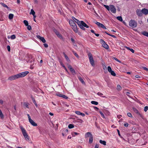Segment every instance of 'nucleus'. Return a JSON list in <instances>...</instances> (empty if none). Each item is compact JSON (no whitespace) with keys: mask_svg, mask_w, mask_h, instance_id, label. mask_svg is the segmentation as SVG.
<instances>
[{"mask_svg":"<svg viewBox=\"0 0 148 148\" xmlns=\"http://www.w3.org/2000/svg\"><path fill=\"white\" fill-rule=\"evenodd\" d=\"M72 18L73 20L77 23L80 28L83 30H85V29L84 27H86L87 28L89 27V26L87 25L83 21H79L77 19L75 18L74 17H72Z\"/></svg>","mask_w":148,"mask_h":148,"instance_id":"obj_1","label":"nucleus"},{"mask_svg":"<svg viewBox=\"0 0 148 148\" xmlns=\"http://www.w3.org/2000/svg\"><path fill=\"white\" fill-rule=\"evenodd\" d=\"M103 5V6L108 10H110L111 12L113 13H115L116 12V9L114 6L113 5H110L109 6L105 5Z\"/></svg>","mask_w":148,"mask_h":148,"instance_id":"obj_2","label":"nucleus"},{"mask_svg":"<svg viewBox=\"0 0 148 148\" xmlns=\"http://www.w3.org/2000/svg\"><path fill=\"white\" fill-rule=\"evenodd\" d=\"M21 129L25 140L27 141H29V137L26 132L25 130L22 127H21Z\"/></svg>","mask_w":148,"mask_h":148,"instance_id":"obj_3","label":"nucleus"},{"mask_svg":"<svg viewBox=\"0 0 148 148\" xmlns=\"http://www.w3.org/2000/svg\"><path fill=\"white\" fill-rule=\"evenodd\" d=\"M129 25L130 27L134 28L137 26V23L135 20H131L129 22Z\"/></svg>","mask_w":148,"mask_h":148,"instance_id":"obj_4","label":"nucleus"},{"mask_svg":"<svg viewBox=\"0 0 148 148\" xmlns=\"http://www.w3.org/2000/svg\"><path fill=\"white\" fill-rule=\"evenodd\" d=\"M88 56L91 64L92 66H95V64L92 54L90 53H88Z\"/></svg>","mask_w":148,"mask_h":148,"instance_id":"obj_5","label":"nucleus"},{"mask_svg":"<svg viewBox=\"0 0 148 148\" xmlns=\"http://www.w3.org/2000/svg\"><path fill=\"white\" fill-rule=\"evenodd\" d=\"M29 73V72L26 71L17 74V76L18 77V78L24 77L26 76Z\"/></svg>","mask_w":148,"mask_h":148,"instance_id":"obj_6","label":"nucleus"},{"mask_svg":"<svg viewBox=\"0 0 148 148\" xmlns=\"http://www.w3.org/2000/svg\"><path fill=\"white\" fill-rule=\"evenodd\" d=\"M100 42H101L103 47L106 49H108L109 47L108 45L103 40L101 39Z\"/></svg>","mask_w":148,"mask_h":148,"instance_id":"obj_7","label":"nucleus"},{"mask_svg":"<svg viewBox=\"0 0 148 148\" xmlns=\"http://www.w3.org/2000/svg\"><path fill=\"white\" fill-rule=\"evenodd\" d=\"M18 78V77L17 76V74L14 75H12L10 77L8 78V80H15Z\"/></svg>","mask_w":148,"mask_h":148,"instance_id":"obj_8","label":"nucleus"},{"mask_svg":"<svg viewBox=\"0 0 148 148\" xmlns=\"http://www.w3.org/2000/svg\"><path fill=\"white\" fill-rule=\"evenodd\" d=\"M137 15L138 16H142V10L138 9L136 11Z\"/></svg>","mask_w":148,"mask_h":148,"instance_id":"obj_9","label":"nucleus"},{"mask_svg":"<svg viewBox=\"0 0 148 148\" xmlns=\"http://www.w3.org/2000/svg\"><path fill=\"white\" fill-rule=\"evenodd\" d=\"M36 36L37 38L41 40L42 42L45 43L46 42V40L44 37H42L39 35H37Z\"/></svg>","mask_w":148,"mask_h":148,"instance_id":"obj_10","label":"nucleus"},{"mask_svg":"<svg viewBox=\"0 0 148 148\" xmlns=\"http://www.w3.org/2000/svg\"><path fill=\"white\" fill-rule=\"evenodd\" d=\"M132 109H133V110L134 111L135 113H136L140 117H142V115L139 112H138V110L136 108H133Z\"/></svg>","mask_w":148,"mask_h":148,"instance_id":"obj_11","label":"nucleus"},{"mask_svg":"<svg viewBox=\"0 0 148 148\" xmlns=\"http://www.w3.org/2000/svg\"><path fill=\"white\" fill-rule=\"evenodd\" d=\"M56 95L59 97H62L65 99L68 98V97L65 95H62L60 93H58L56 94Z\"/></svg>","mask_w":148,"mask_h":148,"instance_id":"obj_12","label":"nucleus"},{"mask_svg":"<svg viewBox=\"0 0 148 148\" xmlns=\"http://www.w3.org/2000/svg\"><path fill=\"white\" fill-rule=\"evenodd\" d=\"M142 13L146 15L148 14V10L146 8H143L142 10Z\"/></svg>","mask_w":148,"mask_h":148,"instance_id":"obj_13","label":"nucleus"},{"mask_svg":"<svg viewBox=\"0 0 148 148\" xmlns=\"http://www.w3.org/2000/svg\"><path fill=\"white\" fill-rule=\"evenodd\" d=\"M72 28L73 30L75 32L77 33V26L76 24H74V25L72 26Z\"/></svg>","mask_w":148,"mask_h":148,"instance_id":"obj_14","label":"nucleus"},{"mask_svg":"<svg viewBox=\"0 0 148 148\" xmlns=\"http://www.w3.org/2000/svg\"><path fill=\"white\" fill-rule=\"evenodd\" d=\"M29 122L30 123L34 126H36L37 125V124L36 123L32 120L31 119V120L29 121Z\"/></svg>","mask_w":148,"mask_h":148,"instance_id":"obj_15","label":"nucleus"},{"mask_svg":"<svg viewBox=\"0 0 148 148\" xmlns=\"http://www.w3.org/2000/svg\"><path fill=\"white\" fill-rule=\"evenodd\" d=\"M91 135H92L91 133L90 132H88L86 133L85 134V137L86 138H87L88 137H90L91 136Z\"/></svg>","mask_w":148,"mask_h":148,"instance_id":"obj_16","label":"nucleus"},{"mask_svg":"<svg viewBox=\"0 0 148 148\" xmlns=\"http://www.w3.org/2000/svg\"><path fill=\"white\" fill-rule=\"evenodd\" d=\"M95 23L97 24L99 27H100L102 28V27H103V24L97 21L95 22Z\"/></svg>","mask_w":148,"mask_h":148,"instance_id":"obj_17","label":"nucleus"},{"mask_svg":"<svg viewBox=\"0 0 148 148\" xmlns=\"http://www.w3.org/2000/svg\"><path fill=\"white\" fill-rule=\"evenodd\" d=\"M78 77L79 80L82 83V84H85L84 82V81L82 78L81 77L78 76Z\"/></svg>","mask_w":148,"mask_h":148,"instance_id":"obj_18","label":"nucleus"},{"mask_svg":"<svg viewBox=\"0 0 148 148\" xmlns=\"http://www.w3.org/2000/svg\"><path fill=\"white\" fill-rule=\"evenodd\" d=\"M93 140V137L92 135H91L90 137H89V143H92Z\"/></svg>","mask_w":148,"mask_h":148,"instance_id":"obj_19","label":"nucleus"},{"mask_svg":"<svg viewBox=\"0 0 148 148\" xmlns=\"http://www.w3.org/2000/svg\"><path fill=\"white\" fill-rule=\"evenodd\" d=\"M69 23L70 25H71L72 26L74 25V24H76L74 21L72 20H70L69 21Z\"/></svg>","mask_w":148,"mask_h":148,"instance_id":"obj_20","label":"nucleus"},{"mask_svg":"<svg viewBox=\"0 0 148 148\" xmlns=\"http://www.w3.org/2000/svg\"><path fill=\"white\" fill-rule=\"evenodd\" d=\"M125 48H126L127 49L130 50L132 53H134V51L133 49H131L129 47H125Z\"/></svg>","mask_w":148,"mask_h":148,"instance_id":"obj_21","label":"nucleus"},{"mask_svg":"<svg viewBox=\"0 0 148 148\" xmlns=\"http://www.w3.org/2000/svg\"><path fill=\"white\" fill-rule=\"evenodd\" d=\"M99 142L100 143L103 144L104 145H106V142L105 141H103L102 140H99Z\"/></svg>","mask_w":148,"mask_h":148,"instance_id":"obj_22","label":"nucleus"},{"mask_svg":"<svg viewBox=\"0 0 148 148\" xmlns=\"http://www.w3.org/2000/svg\"><path fill=\"white\" fill-rule=\"evenodd\" d=\"M70 70L73 75H75V71L73 68H71Z\"/></svg>","mask_w":148,"mask_h":148,"instance_id":"obj_23","label":"nucleus"},{"mask_svg":"<svg viewBox=\"0 0 148 148\" xmlns=\"http://www.w3.org/2000/svg\"><path fill=\"white\" fill-rule=\"evenodd\" d=\"M13 17H14V15L13 14H10L9 15L8 17H9V18L10 19V20L12 19L13 18Z\"/></svg>","mask_w":148,"mask_h":148,"instance_id":"obj_24","label":"nucleus"},{"mask_svg":"<svg viewBox=\"0 0 148 148\" xmlns=\"http://www.w3.org/2000/svg\"><path fill=\"white\" fill-rule=\"evenodd\" d=\"M32 99L33 102L34 103V104L37 107V104L36 103V101L35 99H34V98L33 97H32Z\"/></svg>","mask_w":148,"mask_h":148,"instance_id":"obj_25","label":"nucleus"},{"mask_svg":"<svg viewBox=\"0 0 148 148\" xmlns=\"http://www.w3.org/2000/svg\"><path fill=\"white\" fill-rule=\"evenodd\" d=\"M142 34L148 37V32L145 31L143 32H142Z\"/></svg>","mask_w":148,"mask_h":148,"instance_id":"obj_26","label":"nucleus"},{"mask_svg":"<svg viewBox=\"0 0 148 148\" xmlns=\"http://www.w3.org/2000/svg\"><path fill=\"white\" fill-rule=\"evenodd\" d=\"M29 105V103L27 102H24L23 103V105L28 108H29L28 106Z\"/></svg>","mask_w":148,"mask_h":148,"instance_id":"obj_27","label":"nucleus"},{"mask_svg":"<svg viewBox=\"0 0 148 148\" xmlns=\"http://www.w3.org/2000/svg\"><path fill=\"white\" fill-rule=\"evenodd\" d=\"M91 103L92 104L96 105H98V103L97 102L95 101H92Z\"/></svg>","mask_w":148,"mask_h":148,"instance_id":"obj_28","label":"nucleus"},{"mask_svg":"<svg viewBox=\"0 0 148 148\" xmlns=\"http://www.w3.org/2000/svg\"><path fill=\"white\" fill-rule=\"evenodd\" d=\"M74 127V125L73 124H69L68 125V127L69 129H71Z\"/></svg>","mask_w":148,"mask_h":148,"instance_id":"obj_29","label":"nucleus"},{"mask_svg":"<svg viewBox=\"0 0 148 148\" xmlns=\"http://www.w3.org/2000/svg\"><path fill=\"white\" fill-rule=\"evenodd\" d=\"M110 73L112 75L114 76H116V74L114 71H112Z\"/></svg>","mask_w":148,"mask_h":148,"instance_id":"obj_30","label":"nucleus"},{"mask_svg":"<svg viewBox=\"0 0 148 148\" xmlns=\"http://www.w3.org/2000/svg\"><path fill=\"white\" fill-rule=\"evenodd\" d=\"M117 19L119 21H123L122 18L121 16H119L117 17Z\"/></svg>","mask_w":148,"mask_h":148,"instance_id":"obj_31","label":"nucleus"},{"mask_svg":"<svg viewBox=\"0 0 148 148\" xmlns=\"http://www.w3.org/2000/svg\"><path fill=\"white\" fill-rule=\"evenodd\" d=\"M30 14H32L33 15L35 14V12L33 9H32L31 10V12L30 13Z\"/></svg>","mask_w":148,"mask_h":148,"instance_id":"obj_32","label":"nucleus"},{"mask_svg":"<svg viewBox=\"0 0 148 148\" xmlns=\"http://www.w3.org/2000/svg\"><path fill=\"white\" fill-rule=\"evenodd\" d=\"M57 36L59 38L61 39H63V38L62 35L60 34H58V35H57Z\"/></svg>","mask_w":148,"mask_h":148,"instance_id":"obj_33","label":"nucleus"},{"mask_svg":"<svg viewBox=\"0 0 148 148\" xmlns=\"http://www.w3.org/2000/svg\"><path fill=\"white\" fill-rule=\"evenodd\" d=\"M0 117L1 119H3V115L2 113V112L1 110L0 109Z\"/></svg>","mask_w":148,"mask_h":148,"instance_id":"obj_34","label":"nucleus"},{"mask_svg":"<svg viewBox=\"0 0 148 148\" xmlns=\"http://www.w3.org/2000/svg\"><path fill=\"white\" fill-rule=\"evenodd\" d=\"M16 38V36L15 35H12L10 36V38L12 40H13Z\"/></svg>","mask_w":148,"mask_h":148,"instance_id":"obj_35","label":"nucleus"},{"mask_svg":"<svg viewBox=\"0 0 148 148\" xmlns=\"http://www.w3.org/2000/svg\"><path fill=\"white\" fill-rule=\"evenodd\" d=\"M23 23L25 26H27L28 25V21L26 20H24L23 21Z\"/></svg>","mask_w":148,"mask_h":148,"instance_id":"obj_36","label":"nucleus"},{"mask_svg":"<svg viewBox=\"0 0 148 148\" xmlns=\"http://www.w3.org/2000/svg\"><path fill=\"white\" fill-rule=\"evenodd\" d=\"M1 5L3 7H5V8H8V6H7V5H6V4H4V3H1Z\"/></svg>","mask_w":148,"mask_h":148,"instance_id":"obj_37","label":"nucleus"},{"mask_svg":"<svg viewBox=\"0 0 148 148\" xmlns=\"http://www.w3.org/2000/svg\"><path fill=\"white\" fill-rule=\"evenodd\" d=\"M108 70L109 73H110L112 71L111 67L110 66L108 67Z\"/></svg>","mask_w":148,"mask_h":148,"instance_id":"obj_38","label":"nucleus"},{"mask_svg":"<svg viewBox=\"0 0 148 148\" xmlns=\"http://www.w3.org/2000/svg\"><path fill=\"white\" fill-rule=\"evenodd\" d=\"M97 94L98 95H99V96H100L101 97H105V96H102V95H103V94L102 93H101V92H98L97 93Z\"/></svg>","mask_w":148,"mask_h":148,"instance_id":"obj_39","label":"nucleus"},{"mask_svg":"<svg viewBox=\"0 0 148 148\" xmlns=\"http://www.w3.org/2000/svg\"><path fill=\"white\" fill-rule=\"evenodd\" d=\"M73 53H74V54L76 56V57H77V58H79V56L78 55V54L76 53H75V52L74 51H73Z\"/></svg>","mask_w":148,"mask_h":148,"instance_id":"obj_40","label":"nucleus"},{"mask_svg":"<svg viewBox=\"0 0 148 148\" xmlns=\"http://www.w3.org/2000/svg\"><path fill=\"white\" fill-rule=\"evenodd\" d=\"M113 59L119 63L121 62L119 60H118V59H117L115 57H113Z\"/></svg>","mask_w":148,"mask_h":148,"instance_id":"obj_41","label":"nucleus"},{"mask_svg":"<svg viewBox=\"0 0 148 148\" xmlns=\"http://www.w3.org/2000/svg\"><path fill=\"white\" fill-rule=\"evenodd\" d=\"M121 88L120 85H117V89L119 90H121Z\"/></svg>","mask_w":148,"mask_h":148,"instance_id":"obj_42","label":"nucleus"},{"mask_svg":"<svg viewBox=\"0 0 148 148\" xmlns=\"http://www.w3.org/2000/svg\"><path fill=\"white\" fill-rule=\"evenodd\" d=\"M147 110H148V106H146L144 108V110L145 112H146Z\"/></svg>","mask_w":148,"mask_h":148,"instance_id":"obj_43","label":"nucleus"},{"mask_svg":"<svg viewBox=\"0 0 148 148\" xmlns=\"http://www.w3.org/2000/svg\"><path fill=\"white\" fill-rule=\"evenodd\" d=\"M64 57L67 61H70L68 57L66 55H65Z\"/></svg>","mask_w":148,"mask_h":148,"instance_id":"obj_44","label":"nucleus"},{"mask_svg":"<svg viewBox=\"0 0 148 148\" xmlns=\"http://www.w3.org/2000/svg\"><path fill=\"white\" fill-rule=\"evenodd\" d=\"M127 116L130 117H132V114L130 113H127Z\"/></svg>","mask_w":148,"mask_h":148,"instance_id":"obj_45","label":"nucleus"},{"mask_svg":"<svg viewBox=\"0 0 148 148\" xmlns=\"http://www.w3.org/2000/svg\"><path fill=\"white\" fill-rule=\"evenodd\" d=\"M75 112L76 114L78 115H80L81 113L80 112L78 111H76Z\"/></svg>","mask_w":148,"mask_h":148,"instance_id":"obj_46","label":"nucleus"},{"mask_svg":"<svg viewBox=\"0 0 148 148\" xmlns=\"http://www.w3.org/2000/svg\"><path fill=\"white\" fill-rule=\"evenodd\" d=\"M27 28L28 30H30L32 28H31V26L28 25H27Z\"/></svg>","mask_w":148,"mask_h":148,"instance_id":"obj_47","label":"nucleus"},{"mask_svg":"<svg viewBox=\"0 0 148 148\" xmlns=\"http://www.w3.org/2000/svg\"><path fill=\"white\" fill-rule=\"evenodd\" d=\"M99 113L100 114H101V116H102V117L103 118H104L105 116H104V114H103V113L101 111H99Z\"/></svg>","mask_w":148,"mask_h":148,"instance_id":"obj_48","label":"nucleus"},{"mask_svg":"<svg viewBox=\"0 0 148 148\" xmlns=\"http://www.w3.org/2000/svg\"><path fill=\"white\" fill-rule=\"evenodd\" d=\"M74 134L75 135H78L79 134L76 132H73L72 133V136H75L73 134Z\"/></svg>","mask_w":148,"mask_h":148,"instance_id":"obj_49","label":"nucleus"},{"mask_svg":"<svg viewBox=\"0 0 148 148\" xmlns=\"http://www.w3.org/2000/svg\"><path fill=\"white\" fill-rule=\"evenodd\" d=\"M7 49H8V51H10V46L8 45L7 46Z\"/></svg>","mask_w":148,"mask_h":148,"instance_id":"obj_50","label":"nucleus"},{"mask_svg":"<svg viewBox=\"0 0 148 148\" xmlns=\"http://www.w3.org/2000/svg\"><path fill=\"white\" fill-rule=\"evenodd\" d=\"M61 65L65 69L66 71L67 70L66 69V67H65V66L62 63H61Z\"/></svg>","mask_w":148,"mask_h":148,"instance_id":"obj_51","label":"nucleus"},{"mask_svg":"<svg viewBox=\"0 0 148 148\" xmlns=\"http://www.w3.org/2000/svg\"><path fill=\"white\" fill-rule=\"evenodd\" d=\"M43 45L44 47L46 48H47L48 47V45L46 43H44Z\"/></svg>","mask_w":148,"mask_h":148,"instance_id":"obj_52","label":"nucleus"},{"mask_svg":"<svg viewBox=\"0 0 148 148\" xmlns=\"http://www.w3.org/2000/svg\"><path fill=\"white\" fill-rule=\"evenodd\" d=\"M124 126L125 127H127L128 126V124L127 123H124Z\"/></svg>","mask_w":148,"mask_h":148,"instance_id":"obj_53","label":"nucleus"},{"mask_svg":"<svg viewBox=\"0 0 148 148\" xmlns=\"http://www.w3.org/2000/svg\"><path fill=\"white\" fill-rule=\"evenodd\" d=\"M109 35L111 36V37H113L114 38H116V37L114 35H111V34H109Z\"/></svg>","mask_w":148,"mask_h":148,"instance_id":"obj_54","label":"nucleus"},{"mask_svg":"<svg viewBox=\"0 0 148 148\" xmlns=\"http://www.w3.org/2000/svg\"><path fill=\"white\" fill-rule=\"evenodd\" d=\"M99 147V145L97 144H96L95 146V148H98Z\"/></svg>","mask_w":148,"mask_h":148,"instance_id":"obj_55","label":"nucleus"},{"mask_svg":"<svg viewBox=\"0 0 148 148\" xmlns=\"http://www.w3.org/2000/svg\"><path fill=\"white\" fill-rule=\"evenodd\" d=\"M55 33L57 36L58 35V34H60V33L56 30L55 31Z\"/></svg>","mask_w":148,"mask_h":148,"instance_id":"obj_56","label":"nucleus"},{"mask_svg":"<svg viewBox=\"0 0 148 148\" xmlns=\"http://www.w3.org/2000/svg\"><path fill=\"white\" fill-rule=\"evenodd\" d=\"M71 40L73 43H75V40L73 38H71Z\"/></svg>","mask_w":148,"mask_h":148,"instance_id":"obj_57","label":"nucleus"},{"mask_svg":"<svg viewBox=\"0 0 148 148\" xmlns=\"http://www.w3.org/2000/svg\"><path fill=\"white\" fill-rule=\"evenodd\" d=\"M117 132H118V134L119 135V136H121V135L120 134V132H119V130L117 129Z\"/></svg>","mask_w":148,"mask_h":148,"instance_id":"obj_58","label":"nucleus"},{"mask_svg":"<svg viewBox=\"0 0 148 148\" xmlns=\"http://www.w3.org/2000/svg\"><path fill=\"white\" fill-rule=\"evenodd\" d=\"M68 67L69 69H71V68H72V66H71L70 65H68Z\"/></svg>","mask_w":148,"mask_h":148,"instance_id":"obj_59","label":"nucleus"},{"mask_svg":"<svg viewBox=\"0 0 148 148\" xmlns=\"http://www.w3.org/2000/svg\"><path fill=\"white\" fill-rule=\"evenodd\" d=\"M27 116H28V118L29 120H29L31 119L30 116H29V114H27Z\"/></svg>","mask_w":148,"mask_h":148,"instance_id":"obj_60","label":"nucleus"},{"mask_svg":"<svg viewBox=\"0 0 148 148\" xmlns=\"http://www.w3.org/2000/svg\"><path fill=\"white\" fill-rule=\"evenodd\" d=\"M3 100H0V103L1 104H3Z\"/></svg>","mask_w":148,"mask_h":148,"instance_id":"obj_61","label":"nucleus"},{"mask_svg":"<svg viewBox=\"0 0 148 148\" xmlns=\"http://www.w3.org/2000/svg\"><path fill=\"white\" fill-rule=\"evenodd\" d=\"M143 68L145 70L148 71V69H147V68L145 67H144Z\"/></svg>","mask_w":148,"mask_h":148,"instance_id":"obj_62","label":"nucleus"},{"mask_svg":"<svg viewBox=\"0 0 148 148\" xmlns=\"http://www.w3.org/2000/svg\"><path fill=\"white\" fill-rule=\"evenodd\" d=\"M81 116H82L84 117L85 116V115L84 114L81 113L80 115Z\"/></svg>","mask_w":148,"mask_h":148,"instance_id":"obj_63","label":"nucleus"},{"mask_svg":"<svg viewBox=\"0 0 148 148\" xmlns=\"http://www.w3.org/2000/svg\"><path fill=\"white\" fill-rule=\"evenodd\" d=\"M91 32L93 33L94 34H95V31H94L93 30V29H92L91 30Z\"/></svg>","mask_w":148,"mask_h":148,"instance_id":"obj_64","label":"nucleus"}]
</instances>
